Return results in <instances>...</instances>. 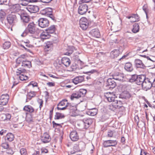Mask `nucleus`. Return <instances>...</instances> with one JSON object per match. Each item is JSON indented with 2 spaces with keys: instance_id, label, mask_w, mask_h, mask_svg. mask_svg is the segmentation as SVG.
<instances>
[{
  "instance_id": "obj_1",
  "label": "nucleus",
  "mask_w": 155,
  "mask_h": 155,
  "mask_svg": "<svg viewBox=\"0 0 155 155\" xmlns=\"http://www.w3.org/2000/svg\"><path fill=\"white\" fill-rule=\"evenodd\" d=\"M26 72L25 69L19 68L17 70L15 74L17 76H19V78L20 80L26 81L28 79V77L24 74Z\"/></svg>"
},
{
  "instance_id": "obj_2",
  "label": "nucleus",
  "mask_w": 155,
  "mask_h": 155,
  "mask_svg": "<svg viewBox=\"0 0 155 155\" xmlns=\"http://www.w3.org/2000/svg\"><path fill=\"white\" fill-rule=\"evenodd\" d=\"M7 20L8 23L10 25L13 26L17 21V18L15 13L12 12L7 16Z\"/></svg>"
},
{
  "instance_id": "obj_3",
  "label": "nucleus",
  "mask_w": 155,
  "mask_h": 155,
  "mask_svg": "<svg viewBox=\"0 0 155 155\" xmlns=\"http://www.w3.org/2000/svg\"><path fill=\"white\" fill-rule=\"evenodd\" d=\"M37 30L36 25L32 22L28 24L26 28V31L30 34H34L37 32Z\"/></svg>"
},
{
  "instance_id": "obj_4",
  "label": "nucleus",
  "mask_w": 155,
  "mask_h": 155,
  "mask_svg": "<svg viewBox=\"0 0 155 155\" xmlns=\"http://www.w3.org/2000/svg\"><path fill=\"white\" fill-rule=\"evenodd\" d=\"M79 23L81 28L84 30H86L88 27V21L85 17L81 18L79 20Z\"/></svg>"
},
{
  "instance_id": "obj_5",
  "label": "nucleus",
  "mask_w": 155,
  "mask_h": 155,
  "mask_svg": "<svg viewBox=\"0 0 155 155\" xmlns=\"http://www.w3.org/2000/svg\"><path fill=\"white\" fill-rule=\"evenodd\" d=\"M68 104L67 100L63 99L58 104L57 108L59 110H65L68 107Z\"/></svg>"
},
{
  "instance_id": "obj_6",
  "label": "nucleus",
  "mask_w": 155,
  "mask_h": 155,
  "mask_svg": "<svg viewBox=\"0 0 155 155\" xmlns=\"http://www.w3.org/2000/svg\"><path fill=\"white\" fill-rule=\"evenodd\" d=\"M78 8V13L81 15L86 14L88 10V6L86 4H80Z\"/></svg>"
},
{
  "instance_id": "obj_7",
  "label": "nucleus",
  "mask_w": 155,
  "mask_h": 155,
  "mask_svg": "<svg viewBox=\"0 0 155 155\" xmlns=\"http://www.w3.org/2000/svg\"><path fill=\"white\" fill-rule=\"evenodd\" d=\"M9 99L7 94H2L0 97V105L2 106L6 105L8 103Z\"/></svg>"
},
{
  "instance_id": "obj_8",
  "label": "nucleus",
  "mask_w": 155,
  "mask_h": 155,
  "mask_svg": "<svg viewBox=\"0 0 155 155\" xmlns=\"http://www.w3.org/2000/svg\"><path fill=\"white\" fill-rule=\"evenodd\" d=\"M142 86L143 89L147 91L150 89L152 86V83L147 78L146 79L144 82H143Z\"/></svg>"
},
{
  "instance_id": "obj_9",
  "label": "nucleus",
  "mask_w": 155,
  "mask_h": 155,
  "mask_svg": "<svg viewBox=\"0 0 155 155\" xmlns=\"http://www.w3.org/2000/svg\"><path fill=\"white\" fill-rule=\"evenodd\" d=\"M117 144V142L116 140H109L104 141L103 145L104 147H109L115 146Z\"/></svg>"
},
{
  "instance_id": "obj_10",
  "label": "nucleus",
  "mask_w": 155,
  "mask_h": 155,
  "mask_svg": "<svg viewBox=\"0 0 155 155\" xmlns=\"http://www.w3.org/2000/svg\"><path fill=\"white\" fill-rule=\"evenodd\" d=\"M70 137L71 140L74 142L78 141L79 138V135L76 130H73L70 132Z\"/></svg>"
},
{
  "instance_id": "obj_11",
  "label": "nucleus",
  "mask_w": 155,
  "mask_h": 155,
  "mask_svg": "<svg viewBox=\"0 0 155 155\" xmlns=\"http://www.w3.org/2000/svg\"><path fill=\"white\" fill-rule=\"evenodd\" d=\"M104 96L109 102H112L116 97L114 93L107 92L104 94Z\"/></svg>"
},
{
  "instance_id": "obj_12",
  "label": "nucleus",
  "mask_w": 155,
  "mask_h": 155,
  "mask_svg": "<svg viewBox=\"0 0 155 155\" xmlns=\"http://www.w3.org/2000/svg\"><path fill=\"white\" fill-rule=\"evenodd\" d=\"M38 22L39 26L42 28L48 27L49 24L48 20L45 18H40L38 20Z\"/></svg>"
},
{
  "instance_id": "obj_13",
  "label": "nucleus",
  "mask_w": 155,
  "mask_h": 155,
  "mask_svg": "<svg viewBox=\"0 0 155 155\" xmlns=\"http://www.w3.org/2000/svg\"><path fill=\"white\" fill-rule=\"evenodd\" d=\"M27 58L28 56L26 54H23L21 55L17 59L16 61V67L20 66L22 61L26 59V58Z\"/></svg>"
},
{
  "instance_id": "obj_14",
  "label": "nucleus",
  "mask_w": 155,
  "mask_h": 155,
  "mask_svg": "<svg viewBox=\"0 0 155 155\" xmlns=\"http://www.w3.org/2000/svg\"><path fill=\"white\" fill-rule=\"evenodd\" d=\"M122 103L121 101L115 99L110 105V107L115 108H119L122 106Z\"/></svg>"
},
{
  "instance_id": "obj_15",
  "label": "nucleus",
  "mask_w": 155,
  "mask_h": 155,
  "mask_svg": "<svg viewBox=\"0 0 155 155\" xmlns=\"http://www.w3.org/2000/svg\"><path fill=\"white\" fill-rule=\"evenodd\" d=\"M11 114L9 113L2 114L0 115V119L2 121H8L11 120Z\"/></svg>"
},
{
  "instance_id": "obj_16",
  "label": "nucleus",
  "mask_w": 155,
  "mask_h": 155,
  "mask_svg": "<svg viewBox=\"0 0 155 155\" xmlns=\"http://www.w3.org/2000/svg\"><path fill=\"white\" fill-rule=\"evenodd\" d=\"M41 140L43 143H48L51 140V137L47 133H44L41 137Z\"/></svg>"
},
{
  "instance_id": "obj_17",
  "label": "nucleus",
  "mask_w": 155,
  "mask_h": 155,
  "mask_svg": "<svg viewBox=\"0 0 155 155\" xmlns=\"http://www.w3.org/2000/svg\"><path fill=\"white\" fill-rule=\"evenodd\" d=\"M26 8L30 13H36L38 12L39 10L38 6L33 5L28 6Z\"/></svg>"
},
{
  "instance_id": "obj_18",
  "label": "nucleus",
  "mask_w": 155,
  "mask_h": 155,
  "mask_svg": "<svg viewBox=\"0 0 155 155\" xmlns=\"http://www.w3.org/2000/svg\"><path fill=\"white\" fill-rule=\"evenodd\" d=\"M89 33L93 37L95 38H99L100 36L99 30L97 28L93 29L90 31Z\"/></svg>"
},
{
  "instance_id": "obj_19",
  "label": "nucleus",
  "mask_w": 155,
  "mask_h": 155,
  "mask_svg": "<svg viewBox=\"0 0 155 155\" xmlns=\"http://www.w3.org/2000/svg\"><path fill=\"white\" fill-rule=\"evenodd\" d=\"M70 113L71 115L74 117L78 116L80 114V111L78 110L76 107H73L71 109Z\"/></svg>"
},
{
  "instance_id": "obj_20",
  "label": "nucleus",
  "mask_w": 155,
  "mask_h": 155,
  "mask_svg": "<svg viewBox=\"0 0 155 155\" xmlns=\"http://www.w3.org/2000/svg\"><path fill=\"white\" fill-rule=\"evenodd\" d=\"M127 18L130 19V21L131 22H135L138 21L139 18L138 15L136 14H131L130 16H127Z\"/></svg>"
},
{
  "instance_id": "obj_21",
  "label": "nucleus",
  "mask_w": 155,
  "mask_h": 155,
  "mask_svg": "<svg viewBox=\"0 0 155 155\" xmlns=\"http://www.w3.org/2000/svg\"><path fill=\"white\" fill-rule=\"evenodd\" d=\"M134 62L135 66L137 68H143L145 67V66L142 61L140 59H136L135 60Z\"/></svg>"
},
{
  "instance_id": "obj_22",
  "label": "nucleus",
  "mask_w": 155,
  "mask_h": 155,
  "mask_svg": "<svg viewBox=\"0 0 155 155\" xmlns=\"http://www.w3.org/2000/svg\"><path fill=\"white\" fill-rule=\"evenodd\" d=\"M84 80V78L83 76H80L75 77L72 80V82L75 84H77L83 81Z\"/></svg>"
},
{
  "instance_id": "obj_23",
  "label": "nucleus",
  "mask_w": 155,
  "mask_h": 155,
  "mask_svg": "<svg viewBox=\"0 0 155 155\" xmlns=\"http://www.w3.org/2000/svg\"><path fill=\"white\" fill-rule=\"evenodd\" d=\"M146 79L145 76L144 75H141L137 77L136 83L138 85L141 84L142 85L143 82H144Z\"/></svg>"
},
{
  "instance_id": "obj_24",
  "label": "nucleus",
  "mask_w": 155,
  "mask_h": 155,
  "mask_svg": "<svg viewBox=\"0 0 155 155\" xmlns=\"http://www.w3.org/2000/svg\"><path fill=\"white\" fill-rule=\"evenodd\" d=\"M120 51L118 49H114L111 52L110 57L113 58H117L120 54Z\"/></svg>"
},
{
  "instance_id": "obj_25",
  "label": "nucleus",
  "mask_w": 155,
  "mask_h": 155,
  "mask_svg": "<svg viewBox=\"0 0 155 155\" xmlns=\"http://www.w3.org/2000/svg\"><path fill=\"white\" fill-rule=\"evenodd\" d=\"M36 95V92L34 91H31L28 93L27 95V98L26 100V102H28L31 100L32 98L35 96Z\"/></svg>"
},
{
  "instance_id": "obj_26",
  "label": "nucleus",
  "mask_w": 155,
  "mask_h": 155,
  "mask_svg": "<svg viewBox=\"0 0 155 155\" xmlns=\"http://www.w3.org/2000/svg\"><path fill=\"white\" fill-rule=\"evenodd\" d=\"M61 62L65 66H69L71 64V61L70 59L66 57H63L61 59Z\"/></svg>"
},
{
  "instance_id": "obj_27",
  "label": "nucleus",
  "mask_w": 155,
  "mask_h": 155,
  "mask_svg": "<svg viewBox=\"0 0 155 155\" xmlns=\"http://www.w3.org/2000/svg\"><path fill=\"white\" fill-rule=\"evenodd\" d=\"M80 151L79 147V143L75 144L72 150L71 151L72 154H74L76 152H78Z\"/></svg>"
},
{
  "instance_id": "obj_28",
  "label": "nucleus",
  "mask_w": 155,
  "mask_h": 155,
  "mask_svg": "<svg viewBox=\"0 0 155 155\" xmlns=\"http://www.w3.org/2000/svg\"><path fill=\"white\" fill-rule=\"evenodd\" d=\"M23 109L25 111H27L30 113H32L34 111V108L30 105L25 106L24 107Z\"/></svg>"
},
{
  "instance_id": "obj_29",
  "label": "nucleus",
  "mask_w": 155,
  "mask_h": 155,
  "mask_svg": "<svg viewBox=\"0 0 155 155\" xmlns=\"http://www.w3.org/2000/svg\"><path fill=\"white\" fill-rule=\"evenodd\" d=\"M125 69L127 71L131 72L133 70V67L132 64L130 62L126 63L124 66Z\"/></svg>"
},
{
  "instance_id": "obj_30",
  "label": "nucleus",
  "mask_w": 155,
  "mask_h": 155,
  "mask_svg": "<svg viewBox=\"0 0 155 155\" xmlns=\"http://www.w3.org/2000/svg\"><path fill=\"white\" fill-rule=\"evenodd\" d=\"M21 66L25 67L30 68L31 67V62L30 61L25 60L22 61Z\"/></svg>"
},
{
  "instance_id": "obj_31",
  "label": "nucleus",
  "mask_w": 155,
  "mask_h": 155,
  "mask_svg": "<svg viewBox=\"0 0 155 155\" xmlns=\"http://www.w3.org/2000/svg\"><path fill=\"white\" fill-rule=\"evenodd\" d=\"M14 138V136L12 134L9 133H8L6 135L5 139L8 141H13Z\"/></svg>"
},
{
  "instance_id": "obj_32",
  "label": "nucleus",
  "mask_w": 155,
  "mask_h": 155,
  "mask_svg": "<svg viewBox=\"0 0 155 155\" xmlns=\"http://www.w3.org/2000/svg\"><path fill=\"white\" fill-rule=\"evenodd\" d=\"M40 37L41 38L43 39H47L50 37L51 35L46 31H45L41 33Z\"/></svg>"
},
{
  "instance_id": "obj_33",
  "label": "nucleus",
  "mask_w": 155,
  "mask_h": 155,
  "mask_svg": "<svg viewBox=\"0 0 155 155\" xmlns=\"http://www.w3.org/2000/svg\"><path fill=\"white\" fill-rule=\"evenodd\" d=\"M53 47V44L50 42H48L45 46L44 50L45 51H51Z\"/></svg>"
},
{
  "instance_id": "obj_34",
  "label": "nucleus",
  "mask_w": 155,
  "mask_h": 155,
  "mask_svg": "<svg viewBox=\"0 0 155 155\" xmlns=\"http://www.w3.org/2000/svg\"><path fill=\"white\" fill-rule=\"evenodd\" d=\"M21 19L24 22L28 23L29 21L28 16L25 14H21L20 16Z\"/></svg>"
},
{
  "instance_id": "obj_35",
  "label": "nucleus",
  "mask_w": 155,
  "mask_h": 155,
  "mask_svg": "<svg viewBox=\"0 0 155 155\" xmlns=\"http://www.w3.org/2000/svg\"><path fill=\"white\" fill-rule=\"evenodd\" d=\"M56 30V28L55 26L52 25L50 26L48 29L46 30V31L50 34H53L54 33Z\"/></svg>"
},
{
  "instance_id": "obj_36",
  "label": "nucleus",
  "mask_w": 155,
  "mask_h": 155,
  "mask_svg": "<svg viewBox=\"0 0 155 155\" xmlns=\"http://www.w3.org/2000/svg\"><path fill=\"white\" fill-rule=\"evenodd\" d=\"M97 112V110L96 108L92 109L87 111V114L92 116L96 115Z\"/></svg>"
},
{
  "instance_id": "obj_37",
  "label": "nucleus",
  "mask_w": 155,
  "mask_h": 155,
  "mask_svg": "<svg viewBox=\"0 0 155 155\" xmlns=\"http://www.w3.org/2000/svg\"><path fill=\"white\" fill-rule=\"evenodd\" d=\"M11 45L10 42L7 41L5 42L2 44V48L4 49H8L9 48Z\"/></svg>"
},
{
  "instance_id": "obj_38",
  "label": "nucleus",
  "mask_w": 155,
  "mask_h": 155,
  "mask_svg": "<svg viewBox=\"0 0 155 155\" xmlns=\"http://www.w3.org/2000/svg\"><path fill=\"white\" fill-rule=\"evenodd\" d=\"M21 4L23 5H27L30 2H35L38 0H22Z\"/></svg>"
},
{
  "instance_id": "obj_39",
  "label": "nucleus",
  "mask_w": 155,
  "mask_h": 155,
  "mask_svg": "<svg viewBox=\"0 0 155 155\" xmlns=\"http://www.w3.org/2000/svg\"><path fill=\"white\" fill-rule=\"evenodd\" d=\"M139 30V26L138 24L135 23L133 25V28L132 31L134 33H136L138 32Z\"/></svg>"
},
{
  "instance_id": "obj_40",
  "label": "nucleus",
  "mask_w": 155,
  "mask_h": 155,
  "mask_svg": "<svg viewBox=\"0 0 155 155\" xmlns=\"http://www.w3.org/2000/svg\"><path fill=\"white\" fill-rule=\"evenodd\" d=\"M64 115L62 114L57 112L54 116V119L55 120H58L64 118Z\"/></svg>"
},
{
  "instance_id": "obj_41",
  "label": "nucleus",
  "mask_w": 155,
  "mask_h": 155,
  "mask_svg": "<svg viewBox=\"0 0 155 155\" xmlns=\"http://www.w3.org/2000/svg\"><path fill=\"white\" fill-rule=\"evenodd\" d=\"M124 77V75L123 74H119L117 76L114 75V78L118 81H122L123 80Z\"/></svg>"
},
{
  "instance_id": "obj_42",
  "label": "nucleus",
  "mask_w": 155,
  "mask_h": 155,
  "mask_svg": "<svg viewBox=\"0 0 155 155\" xmlns=\"http://www.w3.org/2000/svg\"><path fill=\"white\" fill-rule=\"evenodd\" d=\"M78 91L80 97H84L87 92L86 90L84 89H80Z\"/></svg>"
},
{
  "instance_id": "obj_43",
  "label": "nucleus",
  "mask_w": 155,
  "mask_h": 155,
  "mask_svg": "<svg viewBox=\"0 0 155 155\" xmlns=\"http://www.w3.org/2000/svg\"><path fill=\"white\" fill-rule=\"evenodd\" d=\"M80 98V97L78 91L72 94L71 97V100H73L74 98Z\"/></svg>"
},
{
  "instance_id": "obj_44",
  "label": "nucleus",
  "mask_w": 155,
  "mask_h": 155,
  "mask_svg": "<svg viewBox=\"0 0 155 155\" xmlns=\"http://www.w3.org/2000/svg\"><path fill=\"white\" fill-rule=\"evenodd\" d=\"M107 82H108V85L110 86L109 87L110 88H114L116 86V83L113 81L110 82L108 80Z\"/></svg>"
},
{
  "instance_id": "obj_45",
  "label": "nucleus",
  "mask_w": 155,
  "mask_h": 155,
  "mask_svg": "<svg viewBox=\"0 0 155 155\" xmlns=\"http://www.w3.org/2000/svg\"><path fill=\"white\" fill-rule=\"evenodd\" d=\"M44 11L45 12V14L47 15H51L52 13V10L49 8H46L44 10Z\"/></svg>"
},
{
  "instance_id": "obj_46",
  "label": "nucleus",
  "mask_w": 155,
  "mask_h": 155,
  "mask_svg": "<svg viewBox=\"0 0 155 155\" xmlns=\"http://www.w3.org/2000/svg\"><path fill=\"white\" fill-rule=\"evenodd\" d=\"M130 78L129 79V81L130 82H133L136 81L137 78V76L135 75H130Z\"/></svg>"
},
{
  "instance_id": "obj_47",
  "label": "nucleus",
  "mask_w": 155,
  "mask_h": 155,
  "mask_svg": "<svg viewBox=\"0 0 155 155\" xmlns=\"http://www.w3.org/2000/svg\"><path fill=\"white\" fill-rule=\"evenodd\" d=\"M20 152L21 155H28L27 150L25 148H21Z\"/></svg>"
},
{
  "instance_id": "obj_48",
  "label": "nucleus",
  "mask_w": 155,
  "mask_h": 155,
  "mask_svg": "<svg viewBox=\"0 0 155 155\" xmlns=\"http://www.w3.org/2000/svg\"><path fill=\"white\" fill-rule=\"evenodd\" d=\"M11 9L15 12H17L19 9V5H13L11 8Z\"/></svg>"
},
{
  "instance_id": "obj_49",
  "label": "nucleus",
  "mask_w": 155,
  "mask_h": 155,
  "mask_svg": "<svg viewBox=\"0 0 155 155\" xmlns=\"http://www.w3.org/2000/svg\"><path fill=\"white\" fill-rule=\"evenodd\" d=\"M52 124L53 125V127L54 128H56L58 127H62V126L61 124H58L55 122L54 121L52 122Z\"/></svg>"
},
{
  "instance_id": "obj_50",
  "label": "nucleus",
  "mask_w": 155,
  "mask_h": 155,
  "mask_svg": "<svg viewBox=\"0 0 155 155\" xmlns=\"http://www.w3.org/2000/svg\"><path fill=\"white\" fill-rule=\"evenodd\" d=\"M6 149V152L8 154H12L14 153V152L12 148L9 147Z\"/></svg>"
},
{
  "instance_id": "obj_51",
  "label": "nucleus",
  "mask_w": 155,
  "mask_h": 155,
  "mask_svg": "<svg viewBox=\"0 0 155 155\" xmlns=\"http://www.w3.org/2000/svg\"><path fill=\"white\" fill-rule=\"evenodd\" d=\"M1 146L4 149H7L9 147V145L8 143L5 142L2 144Z\"/></svg>"
},
{
  "instance_id": "obj_52",
  "label": "nucleus",
  "mask_w": 155,
  "mask_h": 155,
  "mask_svg": "<svg viewBox=\"0 0 155 155\" xmlns=\"http://www.w3.org/2000/svg\"><path fill=\"white\" fill-rule=\"evenodd\" d=\"M92 120L90 118H88L85 120L84 123L88 125L91 124L92 123Z\"/></svg>"
},
{
  "instance_id": "obj_53",
  "label": "nucleus",
  "mask_w": 155,
  "mask_h": 155,
  "mask_svg": "<svg viewBox=\"0 0 155 155\" xmlns=\"http://www.w3.org/2000/svg\"><path fill=\"white\" fill-rule=\"evenodd\" d=\"M38 103L40 104L39 108L41 109L43 106V101L41 99H38Z\"/></svg>"
},
{
  "instance_id": "obj_54",
  "label": "nucleus",
  "mask_w": 155,
  "mask_h": 155,
  "mask_svg": "<svg viewBox=\"0 0 155 155\" xmlns=\"http://www.w3.org/2000/svg\"><path fill=\"white\" fill-rule=\"evenodd\" d=\"M5 12L3 11L0 12V19H3L5 18Z\"/></svg>"
},
{
  "instance_id": "obj_55",
  "label": "nucleus",
  "mask_w": 155,
  "mask_h": 155,
  "mask_svg": "<svg viewBox=\"0 0 155 155\" xmlns=\"http://www.w3.org/2000/svg\"><path fill=\"white\" fill-rule=\"evenodd\" d=\"M32 85L33 87H37L38 85L37 83L35 81H31L28 85V86Z\"/></svg>"
},
{
  "instance_id": "obj_56",
  "label": "nucleus",
  "mask_w": 155,
  "mask_h": 155,
  "mask_svg": "<svg viewBox=\"0 0 155 155\" xmlns=\"http://www.w3.org/2000/svg\"><path fill=\"white\" fill-rule=\"evenodd\" d=\"M91 0H81L79 2V4H82L85 3H88L91 1Z\"/></svg>"
},
{
  "instance_id": "obj_57",
  "label": "nucleus",
  "mask_w": 155,
  "mask_h": 155,
  "mask_svg": "<svg viewBox=\"0 0 155 155\" xmlns=\"http://www.w3.org/2000/svg\"><path fill=\"white\" fill-rule=\"evenodd\" d=\"M47 85L49 87H54L55 86V83L54 82H48L47 83Z\"/></svg>"
},
{
  "instance_id": "obj_58",
  "label": "nucleus",
  "mask_w": 155,
  "mask_h": 155,
  "mask_svg": "<svg viewBox=\"0 0 155 155\" xmlns=\"http://www.w3.org/2000/svg\"><path fill=\"white\" fill-rule=\"evenodd\" d=\"M113 133L112 131L109 130L107 132V136L109 137H111L113 136Z\"/></svg>"
},
{
  "instance_id": "obj_59",
  "label": "nucleus",
  "mask_w": 155,
  "mask_h": 155,
  "mask_svg": "<svg viewBox=\"0 0 155 155\" xmlns=\"http://www.w3.org/2000/svg\"><path fill=\"white\" fill-rule=\"evenodd\" d=\"M48 152V150L45 147L42 148L41 149V153H47Z\"/></svg>"
},
{
  "instance_id": "obj_60",
  "label": "nucleus",
  "mask_w": 155,
  "mask_h": 155,
  "mask_svg": "<svg viewBox=\"0 0 155 155\" xmlns=\"http://www.w3.org/2000/svg\"><path fill=\"white\" fill-rule=\"evenodd\" d=\"M143 10L146 13V15H147V12H148V9H147V5H145L143 7Z\"/></svg>"
},
{
  "instance_id": "obj_61",
  "label": "nucleus",
  "mask_w": 155,
  "mask_h": 155,
  "mask_svg": "<svg viewBox=\"0 0 155 155\" xmlns=\"http://www.w3.org/2000/svg\"><path fill=\"white\" fill-rule=\"evenodd\" d=\"M146 154L147 153L144 150L142 149H140V155H146Z\"/></svg>"
},
{
  "instance_id": "obj_62",
  "label": "nucleus",
  "mask_w": 155,
  "mask_h": 155,
  "mask_svg": "<svg viewBox=\"0 0 155 155\" xmlns=\"http://www.w3.org/2000/svg\"><path fill=\"white\" fill-rule=\"evenodd\" d=\"M27 32H28L27 31H24L21 35V36L22 37H25L26 36L27 34Z\"/></svg>"
},
{
  "instance_id": "obj_63",
  "label": "nucleus",
  "mask_w": 155,
  "mask_h": 155,
  "mask_svg": "<svg viewBox=\"0 0 155 155\" xmlns=\"http://www.w3.org/2000/svg\"><path fill=\"white\" fill-rule=\"evenodd\" d=\"M6 130H2L0 131V134L1 135H2L4 134H5L6 132Z\"/></svg>"
},
{
  "instance_id": "obj_64",
  "label": "nucleus",
  "mask_w": 155,
  "mask_h": 155,
  "mask_svg": "<svg viewBox=\"0 0 155 155\" xmlns=\"http://www.w3.org/2000/svg\"><path fill=\"white\" fill-rule=\"evenodd\" d=\"M40 152L39 151H35L32 155H39Z\"/></svg>"
}]
</instances>
